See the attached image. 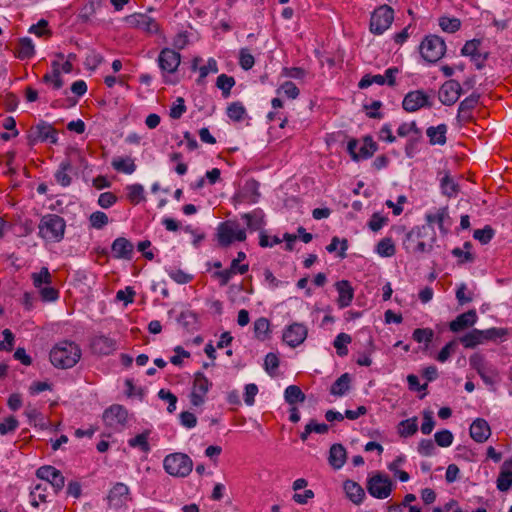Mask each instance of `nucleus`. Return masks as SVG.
<instances>
[{
	"mask_svg": "<svg viewBox=\"0 0 512 512\" xmlns=\"http://www.w3.org/2000/svg\"><path fill=\"white\" fill-rule=\"evenodd\" d=\"M436 234L433 227L422 226L412 229L404 242L408 252L419 255L428 253L433 249Z\"/></svg>",
	"mask_w": 512,
	"mask_h": 512,
	"instance_id": "f257e3e1",
	"label": "nucleus"
},
{
	"mask_svg": "<svg viewBox=\"0 0 512 512\" xmlns=\"http://www.w3.org/2000/svg\"><path fill=\"white\" fill-rule=\"evenodd\" d=\"M81 358V349L72 341H61L50 351L51 363L61 369L75 366Z\"/></svg>",
	"mask_w": 512,
	"mask_h": 512,
	"instance_id": "f03ea898",
	"label": "nucleus"
},
{
	"mask_svg": "<svg viewBox=\"0 0 512 512\" xmlns=\"http://www.w3.org/2000/svg\"><path fill=\"white\" fill-rule=\"evenodd\" d=\"M38 228L43 239L58 242L64 237L66 224L59 215L47 214L41 218Z\"/></svg>",
	"mask_w": 512,
	"mask_h": 512,
	"instance_id": "7ed1b4c3",
	"label": "nucleus"
},
{
	"mask_svg": "<svg viewBox=\"0 0 512 512\" xmlns=\"http://www.w3.org/2000/svg\"><path fill=\"white\" fill-rule=\"evenodd\" d=\"M163 466L165 471L174 477H186L193 468V461L184 453L176 452L164 458Z\"/></svg>",
	"mask_w": 512,
	"mask_h": 512,
	"instance_id": "20e7f679",
	"label": "nucleus"
},
{
	"mask_svg": "<svg viewBox=\"0 0 512 512\" xmlns=\"http://www.w3.org/2000/svg\"><path fill=\"white\" fill-rule=\"evenodd\" d=\"M506 335L504 329L491 328L487 330L474 329L460 338V342L465 348H474L490 340H495Z\"/></svg>",
	"mask_w": 512,
	"mask_h": 512,
	"instance_id": "39448f33",
	"label": "nucleus"
},
{
	"mask_svg": "<svg viewBox=\"0 0 512 512\" xmlns=\"http://www.w3.org/2000/svg\"><path fill=\"white\" fill-rule=\"evenodd\" d=\"M446 51V45L442 38L436 35L425 37L420 45V53L422 57L431 63L440 60Z\"/></svg>",
	"mask_w": 512,
	"mask_h": 512,
	"instance_id": "423d86ee",
	"label": "nucleus"
},
{
	"mask_svg": "<svg viewBox=\"0 0 512 512\" xmlns=\"http://www.w3.org/2000/svg\"><path fill=\"white\" fill-rule=\"evenodd\" d=\"M124 21L130 28L140 30L148 35H154L160 31V25L156 19L146 13L128 15L125 17Z\"/></svg>",
	"mask_w": 512,
	"mask_h": 512,
	"instance_id": "0eeeda50",
	"label": "nucleus"
},
{
	"mask_svg": "<svg viewBox=\"0 0 512 512\" xmlns=\"http://www.w3.org/2000/svg\"><path fill=\"white\" fill-rule=\"evenodd\" d=\"M246 232L235 221H226L218 227V241L222 246H229L234 240L244 241Z\"/></svg>",
	"mask_w": 512,
	"mask_h": 512,
	"instance_id": "6e6552de",
	"label": "nucleus"
},
{
	"mask_svg": "<svg viewBox=\"0 0 512 512\" xmlns=\"http://www.w3.org/2000/svg\"><path fill=\"white\" fill-rule=\"evenodd\" d=\"M394 19V11L388 5L377 8L371 15L370 30L374 34H382Z\"/></svg>",
	"mask_w": 512,
	"mask_h": 512,
	"instance_id": "1a4fd4ad",
	"label": "nucleus"
},
{
	"mask_svg": "<svg viewBox=\"0 0 512 512\" xmlns=\"http://www.w3.org/2000/svg\"><path fill=\"white\" fill-rule=\"evenodd\" d=\"M366 487L371 496L385 499L391 494L392 481L388 476L377 473L368 479Z\"/></svg>",
	"mask_w": 512,
	"mask_h": 512,
	"instance_id": "9d476101",
	"label": "nucleus"
},
{
	"mask_svg": "<svg viewBox=\"0 0 512 512\" xmlns=\"http://www.w3.org/2000/svg\"><path fill=\"white\" fill-rule=\"evenodd\" d=\"M469 363L470 366L477 371L479 376L486 384L492 385L496 382L498 377L496 368L492 365H489L482 355L478 353L473 354L469 358Z\"/></svg>",
	"mask_w": 512,
	"mask_h": 512,
	"instance_id": "9b49d317",
	"label": "nucleus"
},
{
	"mask_svg": "<svg viewBox=\"0 0 512 512\" xmlns=\"http://www.w3.org/2000/svg\"><path fill=\"white\" fill-rule=\"evenodd\" d=\"M127 419L128 412L122 405L114 404L103 413L105 425L114 430H122L126 426Z\"/></svg>",
	"mask_w": 512,
	"mask_h": 512,
	"instance_id": "f8f14e48",
	"label": "nucleus"
},
{
	"mask_svg": "<svg viewBox=\"0 0 512 512\" xmlns=\"http://www.w3.org/2000/svg\"><path fill=\"white\" fill-rule=\"evenodd\" d=\"M108 506L111 509L118 510L126 507L132 501L129 487L121 482L116 483L107 495Z\"/></svg>",
	"mask_w": 512,
	"mask_h": 512,
	"instance_id": "ddd939ff",
	"label": "nucleus"
},
{
	"mask_svg": "<svg viewBox=\"0 0 512 512\" xmlns=\"http://www.w3.org/2000/svg\"><path fill=\"white\" fill-rule=\"evenodd\" d=\"M211 386L212 382L202 372L195 373L190 395L191 404L193 406L202 405Z\"/></svg>",
	"mask_w": 512,
	"mask_h": 512,
	"instance_id": "4468645a",
	"label": "nucleus"
},
{
	"mask_svg": "<svg viewBox=\"0 0 512 512\" xmlns=\"http://www.w3.org/2000/svg\"><path fill=\"white\" fill-rule=\"evenodd\" d=\"M36 475L38 478L45 481L44 484H48V488H53L55 493H58L63 489L65 484V478L62 473L53 466H42L40 467Z\"/></svg>",
	"mask_w": 512,
	"mask_h": 512,
	"instance_id": "2eb2a0df",
	"label": "nucleus"
},
{
	"mask_svg": "<svg viewBox=\"0 0 512 512\" xmlns=\"http://www.w3.org/2000/svg\"><path fill=\"white\" fill-rule=\"evenodd\" d=\"M181 62V55L177 51L164 48L158 56V64L163 73L172 74L177 71Z\"/></svg>",
	"mask_w": 512,
	"mask_h": 512,
	"instance_id": "dca6fc26",
	"label": "nucleus"
},
{
	"mask_svg": "<svg viewBox=\"0 0 512 512\" xmlns=\"http://www.w3.org/2000/svg\"><path fill=\"white\" fill-rule=\"evenodd\" d=\"M403 109L407 112H415L422 107H431L429 96L422 90L411 91L403 99Z\"/></svg>",
	"mask_w": 512,
	"mask_h": 512,
	"instance_id": "f3484780",
	"label": "nucleus"
},
{
	"mask_svg": "<svg viewBox=\"0 0 512 512\" xmlns=\"http://www.w3.org/2000/svg\"><path fill=\"white\" fill-rule=\"evenodd\" d=\"M461 90L459 82L455 80L446 81L439 90V100L442 104L451 106L459 99Z\"/></svg>",
	"mask_w": 512,
	"mask_h": 512,
	"instance_id": "a211bd4d",
	"label": "nucleus"
},
{
	"mask_svg": "<svg viewBox=\"0 0 512 512\" xmlns=\"http://www.w3.org/2000/svg\"><path fill=\"white\" fill-rule=\"evenodd\" d=\"M307 327L301 323L291 324L283 333V340L290 347H296L304 342L307 337Z\"/></svg>",
	"mask_w": 512,
	"mask_h": 512,
	"instance_id": "6ab92c4d",
	"label": "nucleus"
},
{
	"mask_svg": "<svg viewBox=\"0 0 512 512\" xmlns=\"http://www.w3.org/2000/svg\"><path fill=\"white\" fill-rule=\"evenodd\" d=\"M90 346L93 353L98 355H110L117 349L116 341L104 335L95 336Z\"/></svg>",
	"mask_w": 512,
	"mask_h": 512,
	"instance_id": "aec40b11",
	"label": "nucleus"
},
{
	"mask_svg": "<svg viewBox=\"0 0 512 512\" xmlns=\"http://www.w3.org/2000/svg\"><path fill=\"white\" fill-rule=\"evenodd\" d=\"M114 258L131 260L134 251V245L128 239L119 237L114 240L111 246Z\"/></svg>",
	"mask_w": 512,
	"mask_h": 512,
	"instance_id": "412c9836",
	"label": "nucleus"
},
{
	"mask_svg": "<svg viewBox=\"0 0 512 512\" xmlns=\"http://www.w3.org/2000/svg\"><path fill=\"white\" fill-rule=\"evenodd\" d=\"M338 292L337 304L340 308L348 307L354 298V289L347 280H341L335 284Z\"/></svg>",
	"mask_w": 512,
	"mask_h": 512,
	"instance_id": "4be33fe9",
	"label": "nucleus"
},
{
	"mask_svg": "<svg viewBox=\"0 0 512 512\" xmlns=\"http://www.w3.org/2000/svg\"><path fill=\"white\" fill-rule=\"evenodd\" d=\"M491 435L490 426L486 420L477 418L470 426V436L478 443L485 442Z\"/></svg>",
	"mask_w": 512,
	"mask_h": 512,
	"instance_id": "5701e85b",
	"label": "nucleus"
},
{
	"mask_svg": "<svg viewBox=\"0 0 512 512\" xmlns=\"http://www.w3.org/2000/svg\"><path fill=\"white\" fill-rule=\"evenodd\" d=\"M477 320V314L475 310H469L465 313H462L453 320L449 327L453 332H459L465 330L469 327H472Z\"/></svg>",
	"mask_w": 512,
	"mask_h": 512,
	"instance_id": "b1692460",
	"label": "nucleus"
},
{
	"mask_svg": "<svg viewBox=\"0 0 512 512\" xmlns=\"http://www.w3.org/2000/svg\"><path fill=\"white\" fill-rule=\"evenodd\" d=\"M512 486V458L506 459L497 478L498 490L505 492Z\"/></svg>",
	"mask_w": 512,
	"mask_h": 512,
	"instance_id": "393cba45",
	"label": "nucleus"
},
{
	"mask_svg": "<svg viewBox=\"0 0 512 512\" xmlns=\"http://www.w3.org/2000/svg\"><path fill=\"white\" fill-rule=\"evenodd\" d=\"M259 183L255 180L246 181L242 191L239 193L238 198L241 202L253 204L258 201L260 193L258 191Z\"/></svg>",
	"mask_w": 512,
	"mask_h": 512,
	"instance_id": "a878e982",
	"label": "nucleus"
},
{
	"mask_svg": "<svg viewBox=\"0 0 512 512\" xmlns=\"http://www.w3.org/2000/svg\"><path fill=\"white\" fill-rule=\"evenodd\" d=\"M479 94H471L461 101L458 109V119L461 121H469L471 119V111L476 107L479 102Z\"/></svg>",
	"mask_w": 512,
	"mask_h": 512,
	"instance_id": "bb28decb",
	"label": "nucleus"
},
{
	"mask_svg": "<svg viewBox=\"0 0 512 512\" xmlns=\"http://www.w3.org/2000/svg\"><path fill=\"white\" fill-rule=\"evenodd\" d=\"M50 124L41 121L37 125L32 126L28 131V141L30 144H35L37 142H44L45 137H47V133L51 131Z\"/></svg>",
	"mask_w": 512,
	"mask_h": 512,
	"instance_id": "cd10ccee",
	"label": "nucleus"
},
{
	"mask_svg": "<svg viewBox=\"0 0 512 512\" xmlns=\"http://www.w3.org/2000/svg\"><path fill=\"white\" fill-rule=\"evenodd\" d=\"M329 464L335 468L340 469L346 461V450L341 444H333L329 451Z\"/></svg>",
	"mask_w": 512,
	"mask_h": 512,
	"instance_id": "c85d7f7f",
	"label": "nucleus"
},
{
	"mask_svg": "<svg viewBox=\"0 0 512 512\" xmlns=\"http://www.w3.org/2000/svg\"><path fill=\"white\" fill-rule=\"evenodd\" d=\"M344 490L347 497L355 504H360L365 497L364 489L352 480L345 481Z\"/></svg>",
	"mask_w": 512,
	"mask_h": 512,
	"instance_id": "c756f323",
	"label": "nucleus"
},
{
	"mask_svg": "<svg viewBox=\"0 0 512 512\" xmlns=\"http://www.w3.org/2000/svg\"><path fill=\"white\" fill-rule=\"evenodd\" d=\"M35 53L34 44L28 37L19 39L16 48L15 56L21 60L30 59Z\"/></svg>",
	"mask_w": 512,
	"mask_h": 512,
	"instance_id": "7c9ffc66",
	"label": "nucleus"
},
{
	"mask_svg": "<svg viewBox=\"0 0 512 512\" xmlns=\"http://www.w3.org/2000/svg\"><path fill=\"white\" fill-rule=\"evenodd\" d=\"M447 126L440 124L436 127H429L426 131L432 145H444L446 143Z\"/></svg>",
	"mask_w": 512,
	"mask_h": 512,
	"instance_id": "2f4dec72",
	"label": "nucleus"
},
{
	"mask_svg": "<svg viewBox=\"0 0 512 512\" xmlns=\"http://www.w3.org/2000/svg\"><path fill=\"white\" fill-rule=\"evenodd\" d=\"M418 431V419L412 417L401 421L397 426V432L401 437L413 436Z\"/></svg>",
	"mask_w": 512,
	"mask_h": 512,
	"instance_id": "473e14b6",
	"label": "nucleus"
},
{
	"mask_svg": "<svg viewBox=\"0 0 512 512\" xmlns=\"http://www.w3.org/2000/svg\"><path fill=\"white\" fill-rule=\"evenodd\" d=\"M112 167L125 174H132L136 170V165L131 157H117L112 160Z\"/></svg>",
	"mask_w": 512,
	"mask_h": 512,
	"instance_id": "72a5a7b5",
	"label": "nucleus"
},
{
	"mask_svg": "<svg viewBox=\"0 0 512 512\" xmlns=\"http://www.w3.org/2000/svg\"><path fill=\"white\" fill-rule=\"evenodd\" d=\"M351 378L348 373L342 374L331 386L330 393L335 396L344 395L350 388Z\"/></svg>",
	"mask_w": 512,
	"mask_h": 512,
	"instance_id": "f704fd0d",
	"label": "nucleus"
},
{
	"mask_svg": "<svg viewBox=\"0 0 512 512\" xmlns=\"http://www.w3.org/2000/svg\"><path fill=\"white\" fill-rule=\"evenodd\" d=\"M242 218L245 219L247 227L250 230H259L264 225V214L261 210L244 213Z\"/></svg>",
	"mask_w": 512,
	"mask_h": 512,
	"instance_id": "c9c22d12",
	"label": "nucleus"
},
{
	"mask_svg": "<svg viewBox=\"0 0 512 512\" xmlns=\"http://www.w3.org/2000/svg\"><path fill=\"white\" fill-rule=\"evenodd\" d=\"M479 45L480 41L473 39L467 41L461 50L462 55L471 56L473 60L476 61V66L478 69L482 68V64L478 62L479 58L481 57V55L477 52Z\"/></svg>",
	"mask_w": 512,
	"mask_h": 512,
	"instance_id": "e433bc0d",
	"label": "nucleus"
},
{
	"mask_svg": "<svg viewBox=\"0 0 512 512\" xmlns=\"http://www.w3.org/2000/svg\"><path fill=\"white\" fill-rule=\"evenodd\" d=\"M442 193L448 197L455 196L458 193V184L450 177L448 171L443 172V177L440 181Z\"/></svg>",
	"mask_w": 512,
	"mask_h": 512,
	"instance_id": "4c0bfd02",
	"label": "nucleus"
},
{
	"mask_svg": "<svg viewBox=\"0 0 512 512\" xmlns=\"http://www.w3.org/2000/svg\"><path fill=\"white\" fill-rule=\"evenodd\" d=\"M284 396L286 402L290 405H294L298 402H304L306 398L302 390L296 385L288 386L285 390Z\"/></svg>",
	"mask_w": 512,
	"mask_h": 512,
	"instance_id": "58836bf2",
	"label": "nucleus"
},
{
	"mask_svg": "<svg viewBox=\"0 0 512 512\" xmlns=\"http://www.w3.org/2000/svg\"><path fill=\"white\" fill-rule=\"evenodd\" d=\"M48 484H37L34 490L31 492V505L38 507L40 502L44 503L47 501Z\"/></svg>",
	"mask_w": 512,
	"mask_h": 512,
	"instance_id": "ea45409f",
	"label": "nucleus"
},
{
	"mask_svg": "<svg viewBox=\"0 0 512 512\" xmlns=\"http://www.w3.org/2000/svg\"><path fill=\"white\" fill-rule=\"evenodd\" d=\"M270 332V322L267 318L261 317L254 322V334L259 340H265Z\"/></svg>",
	"mask_w": 512,
	"mask_h": 512,
	"instance_id": "a19ab883",
	"label": "nucleus"
},
{
	"mask_svg": "<svg viewBox=\"0 0 512 512\" xmlns=\"http://www.w3.org/2000/svg\"><path fill=\"white\" fill-rule=\"evenodd\" d=\"M66 156L69 158V161L74 164L76 169L87 167L86 159L78 148H68L66 151Z\"/></svg>",
	"mask_w": 512,
	"mask_h": 512,
	"instance_id": "79ce46f5",
	"label": "nucleus"
},
{
	"mask_svg": "<svg viewBox=\"0 0 512 512\" xmlns=\"http://www.w3.org/2000/svg\"><path fill=\"white\" fill-rule=\"evenodd\" d=\"M149 431H145L136 435L134 438L129 439L128 444L132 448H139L142 452H149L150 445L148 443Z\"/></svg>",
	"mask_w": 512,
	"mask_h": 512,
	"instance_id": "37998d69",
	"label": "nucleus"
},
{
	"mask_svg": "<svg viewBox=\"0 0 512 512\" xmlns=\"http://www.w3.org/2000/svg\"><path fill=\"white\" fill-rule=\"evenodd\" d=\"M246 115V109L241 102H233L227 107V116L235 122H240Z\"/></svg>",
	"mask_w": 512,
	"mask_h": 512,
	"instance_id": "c03bdc74",
	"label": "nucleus"
},
{
	"mask_svg": "<svg viewBox=\"0 0 512 512\" xmlns=\"http://www.w3.org/2000/svg\"><path fill=\"white\" fill-rule=\"evenodd\" d=\"M234 85V78L226 74L219 75L216 81V86L222 90V94L224 97H228L230 95V91Z\"/></svg>",
	"mask_w": 512,
	"mask_h": 512,
	"instance_id": "a18cd8bd",
	"label": "nucleus"
},
{
	"mask_svg": "<svg viewBox=\"0 0 512 512\" xmlns=\"http://www.w3.org/2000/svg\"><path fill=\"white\" fill-rule=\"evenodd\" d=\"M351 336L346 333H340L334 340V347L339 356H345L348 353L347 344L351 343Z\"/></svg>",
	"mask_w": 512,
	"mask_h": 512,
	"instance_id": "49530a36",
	"label": "nucleus"
},
{
	"mask_svg": "<svg viewBox=\"0 0 512 512\" xmlns=\"http://www.w3.org/2000/svg\"><path fill=\"white\" fill-rule=\"evenodd\" d=\"M32 280L36 288H41L43 284L50 285L52 282V277L48 268L42 267L39 273L32 274Z\"/></svg>",
	"mask_w": 512,
	"mask_h": 512,
	"instance_id": "de8ad7c7",
	"label": "nucleus"
},
{
	"mask_svg": "<svg viewBox=\"0 0 512 512\" xmlns=\"http://www.w3.org/2000/svg\"><path fill=\"white\" fill-rule=\"evenodd\" d=\"M377 252L383 257H391L395 254V245L391 238H384L377 244Z\"/></svg>",
	"mask_w": 512,
	"mask_h": 512,
	"instance_id": "09e8293b",
	"label": "nucleus"
},
{
	"mask_svg": "<svg viewBox=\"0 0 512 512\" xmlns=\"http://www.w3.org/2000/svg\"><path fill=\"white\" fill-rule=\"evenodd\" d=\"M377 150V145L370 136H366L363 139V144L359 149V159L371 157Z\"/></svg>",
	"mask_w": 512,
	"mask_h": 512,
	"instance_id": "8fccbe9b",
	"label": "nucleus"
},
{
	"mask_svg": "<svg viewBox=\"0 0 512 512\" xmlns=\"http://www.w3.org/2000/svg\"><path fill=\"white\" fill-rule=\"evenodd\" d=\"M128 194L127 197L133 204H138L142 199H144V188L140 184H133L127 187Z\"/></svg>",
	"mask_w": 512,
	"mask_h": 512,
	"instance_id": "3c124183",
	"label": "nucleus"
},
{
	"mask_svg": "<svg viewBox=\"0 0 512 512\" xmlns=\"http://www.w3.org/2000/svg\"><path fill=\"white\" fill-rule=\"evenodd\" d=\"M433 331L429 328H417L413 332V339L418 342H425L426 344H429L433 339Z\"/></svg>",
	"mask_w": 512,
	"mask_h": 512,
	"instance_id": "603ef678",
	"label": "nucleus"
},
{
	"mask_svg": "<svg viewBox=\"0 0 512 512\" xmlns=\"http://www.w3.org/2000/svg\"><path fill=\"white\" fill-rule=\"evenodd\" d=\"M439 25L442 28V30L453 33L460 28L461 23L460 20L457 18L442 17L439 20Z\"/></svg>",
	"mask_w": 512,
	"mask_h": 512,
	"instance_id": "864d4df0",
	"label": "nucleus"
},
{
	"mask_svg": "<svg viewBox=\"0 0 512 512\" xmlns=\"http://www.w3.org/2000/svg\"><path fill=\"white\" fill-rule=\"evenodd\" d=\"M89 220H90L91 226L96 229H102L106 224H108V221H109L108 216L104 212H101V211L93 212L90 215Z\"/></svg>",
	"mask_w": 512,
	"mask_h": 512,
	"instance_id": "5fc2aeb1",
	"label": "nucleus"
},
{
	"mask_svg": "<svg viewBox=\"0 0 512 512\" xmlns=\"http://www.w3.org/2000/svg\"><path fill=\"white\" fill-rule=\"evenodd\" d=\"M185 101L182 97H178L170 108V117L172 119H179L186 112Z\"/></svg>",
	"mask_w": 512,
	"mask_h": 512,
	"instance_id": "6e6d98bb",
	"label": "nucleus"
},
{
	"mask_svg": "<svg viewBox=\"0 0 512 512\" xmlns=\"http://www.w3.org/2000/svg\"><path fill=\"white\" fill-rule=\"evenodd\" d=\"M494 230L490 226L474 231L473 237L482 244H487L493 237Z\"/></svg>",
	"mask_w": 512,
	"mask_h": 512,
	"instance_id": "4d7b16f0",
	"label": "nucleus"
},
{
	"mask_svg": "<svg viewBox=\"0 0 512 512\" xmlns=\"http://www.w3.org/2000/svg\"><path fill=\"white\" fill-rule=\"evenodd\" d=\"M278 93H282L290 99H295L298 97L300 92L293 82L286 81L280 86V88L278 89Z\"/></svg>",
	"mask_w": 512,
	"mask_h": 512,
	"instance_id": "13d9d810",
	"label": "nucleus"
},
{
	"mask_svg": "<svg viewBox=\"0 0 512 512\" xmlns=\"http://www.w3.org/2000/svg\"><path fill=\"white\" fill-rule=\"evenodd\" d=\"M435 442L440 447H448L453 442V434L449 430H441L434 435Z\"/></svg>",
	"mask_w": 512,
	"mask_h": 512,
	"instance_id": "bf43d9fd",
	"label": "nucleus"
},
{
	"mask_svg": "<svg viewBox=\"0 0 512 512\" xmlns=\"http://www.w3.org/2000/svg\"><path fill=\"white\" fill-rule=\"evenodd\" d=\"M210 72H213V73H217L218 72V65H217V62L215 59L213 58H210L208 61H207V64L204 65V66H201L199 68V78L197 80L198 83H202L203 82V79L210 73Z\"/></svg>",
	"mask_w": 512,
	"mask_h": 512,
	"instance_id": "052dcab7",
	"label": "nucleus"
},
{
	"mask_svg": "<svg viewBox=\"0 0 512 512\" xmlns=\"http://www.w3.org/2000/svg\"><path fill=\"white\" fill-rule=\"evenodd\" d=\"M255 60L253 55L248 49L242 48L240 50L239 64L244 70H249L254 66Z\"/></svg>",
	"mask_w": 512,
	"mask_h": 512,
	"instance_id": "680f3d73",
	"label": "nucleus"
},
{
	"mask_svg": "<svg viewBox=\"0 0 512 512\" xmlns=\"http://www.w3.org/2000/svg\"><path fill=\"white\" fill-rule=\"evenodd\" d=\"M435 426L432 411H423V423L421 425V432L425 435H429Z\"/></svg>",
	"mask_w": 512,
	"mask_h": 512,
	"instance_id": "e2e57ef3",
	"label": "nucleus"
},
{
	"mask_svg": "<svg viewBox=\"0 0 512 512\" xmlns=\"http://www.w3.org/2000/svg\"><path fill=\"white\" fill-rule=\"evenodd\" d=\"M158 397L162 400H165L166 403H168V412L169 413H172L175 411L176 409V403H177V397L171 393L170 391L168 390H165V389H161L159 392H158Z\"/></svg>",
	"mask_w": 512,
	"mask_h": 512,
	"instance_id": "0e129e2a",
	"label": "nucleus"
},
{
	"mask_svg": "<svg viewBox=\"0 0 512 512\" xmlns=\"http://www.w3.org/2000/svg\"><path fill=\"white\" fill-rule=\"evenodd\" d=\"M265 370L271 375L276 374V370L279 367V359L276 354L268 353L265 357L264 362Z\"/></svg>",
	"mask_w": 512,
	"mask_h": 512,
	"instance_id": "69168bd1",
	"label": "nucleus"
},
{
	"mask_svg": "<svg viewBox=\"0 0 512 512\" xmlns=\"http://www.w3.org/2000/svg\"><path fill=\"white\" fill-rule=\"evenodd\" d=\"M246 258V254L242 251L238 252L237 258L233 259L230 265V268H232L236 273H239L241 275L245 274L249 266L248 264H242L239 263L243 261Z\"/></svg>",
	"mask_w": 512,
	"mask_h": 512,
	"instance_id": "338daca9",
	"label": "nucleus"
},
{
	"mask_svg": "<svg viewBox=\"0 0 512 512\" xmlns=\"http://www.w3.org/2000/svg\"><path fill=\"white\" fill-rule=\"evenodd\" d=\"M17 426V419L14 416H9L0 423V434L5 435L7 433L13 432Z\"/></svg>",
	"mask_w": 512,
	"mask_h": 512,
	"instance_id": "774afa93",
	"label": "nucleus"
}]
</instances>
